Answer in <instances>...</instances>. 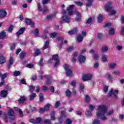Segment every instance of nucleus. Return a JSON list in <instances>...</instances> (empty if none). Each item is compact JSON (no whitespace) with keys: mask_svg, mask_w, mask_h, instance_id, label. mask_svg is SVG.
<instances>
[{"mask_svg":"<svg viewBox=\"0 0 124 124\" xmlns=\"http://www.w3.org/2000/svg\"><path fill=\"white\" fill-rule=\"evenodd\" d=\"M96 116L97 118L100 117L101 120L105 121L107 120V116H110L114 113L113 110L107 112V107L104 105H101L98 107Z\"/></svg>","mask_w":124,"mask_h":124,"instance_id":"obj_1","label":"nucleus"},{"mask_svg":"<svg viewBox=\"0 0 124 124\" xmlns=\"http://www.w3.org/2000/svg\"><path fill=\"white\" fill-rule=\"evenodd\" d=\"M112 4H113V2L109 1L107 3L105 6V11H106V12H109L110 15H114V14H116L117 13L116 10L113 9Z\"/></svg>","mask_w":124,"mask_h":124,"instance_id":"obj_2","label":"nucleus"},{"mask_svg":"<svg viewBox=\"0 0 124 124\" xmlns=\"http://www.w3.org/2000/svg\"><path fill=\"white\" fill-rule=\"evenodd\" d=\"M63 13L64 15L62 17L60 23H61V24H63V23H69V22H70V17L66 15V11L63 10Z\"/></svg>","mask_w":124,"mask_h":124,"instance_id":"obj_3","label":"nucleus"},{"mask_svg":"<svg viewBox=\"0 0 124 124\" xmlns=\"http://www.w3.org/2000/svg\"><path fill=\"white\" fill-rule=\"evenodd\" d=\"M63 68L64 70L66 71V76L69 77L70 76H71L72 75V71L69 68V65H68V64H64V65H63Z\"/></svg>","mask_w":124,"mask_h":124,"instance_id":"obj_4","label":"nucleus"},{"mask_svg":"<svg viewBox=\"0 0 124 124\" xmlns=\"http://www.w3.org/2000/svg\"><path fill=\"white\" fill-rule=\"evenodd\" d=\"M8 115L11 117L10 119L12 121L15 120V112L13 111V109L10 107H8Z\"/></svg>","mask_w":124,"mask_h":124,"instance_id":"obj_5","label":"nucleus"},{"mask_svg":"<svg viewBox=\"0 0 124 124\" xmlns=\"http://www.w3.org/2000/svg\"><path fill=\"white\" fill-rule=\"evenodd\" d=\"M93 78V75L88 74L82 76L83 81H90Z\"/></svg>","mask_w":124,"mask_h":124,"instance_id":"obj_6","label":"nucleus"},{"mask_svg":"<svg viewBox=\"0 0 124 124\" xmlns=\"http://www.w3.org/2000/svg\"><path fill=\"white\" fill-rule=\"evenodd\" d=\"M57 40L58 42H60V44L59 45V46L60 47H62V46L63 45V44H67V41H63V37H58L57 38Z\"/></svg>","mask_w":124,"mask_h":124,"instance_id":"obj_7","label":"nucleus"},{"mask_svg":"<svg viewBox=\"0 0 124 124\" xmlns=\"http://www.w3.org/2000/svg\"><path fill=\"white\" fill-rule=\"evenodd\" d=\"M119 93V91L111 90L108 93V96H111L113 95L115 98H117V95Z\"/></svg>","mask_w":124,"mask_h":124,"instance_id":"obj_8","label":"nucleus"},{"mask_svg":"<svg viewBox=\"0 0 124 124\" xmlns=\"http://www.w3.org/2000/svg\"><path fill=\"white\" fill-rule=\"evenodd\" d=\"M75 5H71L69 7H68L67 8V12L68 14V15L69 16H71V15H73V13H74V12L72 11V9H73V7H74Z\"/></svg>","mask_w":124,"mask_h":124,"instance_id":"obj_9","label":"nucleus"},{"mask_svg":"<svg viewBox=\"0 0 124 124\" xmlns=\"http://www.w3.org/2000/svg\"><path fill=\"white\" fill-rule=\"evenodd\" d=\"M66 118V115H65V110H62L61 111V117L59 119V123H62L63 122V119Z\"/></svg>","mask_w":124,"mask_h":124,"instance_id":"obj_10","label":"nucleus"},{"mask_svg":"<svg viewBox=\"0 0 124 124\" xmlns=\"http://www.w3.org/2000/svg\"><path fill=\"white\" fill-rule=\"evenodd\" d=\"M38 10H39V11H41V12H42V13H44L48 10V7H45L44 8H42L40 3H38Z\"/></svg>","mask_w":124,"mask_h":124,"instance_id":"obj_11","label":"nucleus"},{"mask_svg":"<svg viewBox=\"0 0 124 124\" xmlns=\"http://www.w3.org/2000/svg\"><path fill=\"white\" fill-rule=\"evenodd\" d=\"M7 12L5 9H0V18H5Z\"/></svg>","mask_w":124,"mask_h":124,"instance_id":"obj_12","label":"nucleus"},{"mask_svg":"<svg viewBox=\"0 0 124 124\" xmlns=\"http://www.w3.org/2000/svg\"><path fill=\"white\" fill-rule=\"evenodd\" d=\"M78 61L80 63H83L86 62V57L83 55H80L78 57Z\"/></svg>","mask_w":124,"mask_h":124,"instance_id":"obj_13","label":"nucleus"},{"mask_svg":"<svg viewBox=\"0 0 124 124\" xmlns=\"http://www.w3.org/2000/svg\"><path fill=\"white\" fill-rule=\"evenodd\" d=\"M7 37L6 32L2 31L0 33V39H5Z\"/></svg>","mask_w":124,"mask_h":124,"instance_id":"obj_14","label":"nucleus"},{"mask_svg":"<svg viewBox=\"0 0 124 124\" xmlns=\"http://www.w3.org/2000/svg\"><path fill=\"white\" fill-rule=\"evenodd\" d=\"M8 94L7 90H3L1 92V97H6Z\"/></svg>","mask_w":124,"mask_h":124,"instance_id":"obj_15","label":"nucleus"},{"mask_svg":"<svg viewBox=\"0 0 124 124\" xmlns=\"http://www.w3.org/2000/svg\"><path fill=\"white\" fill-rule=\"evenodd\" d=\"M26 23L27 24V25H29L31 26V27H32L33 26H34V23L30 19H26Z\"/></svg>","mask_w":124,"mask_h":124,"instance_id":"obj_16","label":"nucleus"},{"mask_svg":"<svg viewBox=\"0 0 124 124\" xmlns=\"http://www.w3.org/2000/svg\"><path fill=\"white\" fill-rule=\"evenodd\" d=\"M25 28H20L19 30V31L16 33V36H20L21 34H23L24 33L25 31Z\"/></svg>","mask_w":124,"mask_h":124,"instance_id":"obj_17","label":"nucleus"},{"mask_svg":"<svg viewBox=\"0 0 124 124\" xmlns=\"http://www.w3.org/2000/svg\"><path fill=\"white\" fill-rule=\"evenodd\" d=\"M49 31L47 30H45L44 31L43 35L41 36L42 38H43V39H46L47 38V36L48 35Z\"/></svg>","mask_w":124,"mask_h":124,"instance_id":"obj_18","label":"nucleus"},{"mask_svg":"<svg viewBox=\"0 0 124 124\" xmlns=\"http://www.w3.org/2000/svg\"><path fill=\"white\" fill-rule=\"evenodd\" d=\"M31 33L34 34L35 36H38L39 35V30L36 28L31 31Z\"/></svg>","mask_w":124,"mask_h":124,"instance_id":"obj_19","label":"nucleus"},{"mask_svg":"<svg viewBox=\"0 0 124 124\" xmlns=\"http://www.w3.org/2000/svg\"><path fill=\"white\" fill-rule=\"evenodd\" d=\"M77 56H78V52H75L73 54V57H72V62H76V58H77Z\"/></svg>","mask_w":124,"mask_h":124,"instance_id":"obj_20","label":"nucleus"},{"mask_svg":"<svg viewBox=\"0 0 124 124\" xmlns=\"http://www.w3.org/2000/svg\"><path fill=\"white\" fill-rule=\"evenodd\" d=\"M77 31H78V29L75 28L73 30H71V31H69L68 32V33L71 35L72 34H75V33H77Z\"/></svg>","mask_w":124,"mask_h":124,"instance_id":"obj_21","label":"nucleus"},{"mask_svg":"<svg viewBox=\"0 0 124 124\" xmlns=\"http://www.w3.org/2000/svg\"><path fill=\"white\" fill-rule=\"evenodd\" d=\"M117 67V63H110L108 64V67L110 69H115Z\"/></svg>","mask_w":124,"mask_h":124,"instance_id":"obj_22","label":"nucleus"},{"mask_svg":"<svg viewBox=\"0 0 124 124\" xmlns=\"http://www.w3.org/2000/svg\"><path fill=\"white\" fill-rule=\"evenodd\" d=\"M94 22V17H91L86 21V24H93Z\"/></svg>","mask_w":124,"mask_h":124,"instance_id":"obj_23","label":"nucleus"},{"mask_svg":"<svg viewBox=\"0 0 124 124\" xmlns=\"http://www.w3.org/2000/svg\"><path fill=\"white\" fill-rule=\"evenodd\" d=\"M26 100H27V97L21 96L18 100V102L21 104L22 103H24V102H25Z\"/></svg>","mask_w":124,"mask_h":124,"instance_id":"obj_24","label":"nucleus"},{"mask_svg":"<svg viewBox=\"0 0 124 124\" xmlns=\"http://www.w3.org/2000/svg\"><path fill=\"white\" fill-rule=\"evenodd\" d=\"M76 15L77 17L76 18V21H77V22H79V21H81V14H80V13L79 12H77Z\"/></svg>","mask_w":124,"mask_h":124,"instance_id":"obj_25","label":"nucleus"},{"mask_svg":"<svg viewBox=\"0 0 124 124\" xmlns=\"http://www.w3.org/2000/svg\"><path fill=\"white\" fill-rule=\"evenodd\" d=\"M101 51L103 53H106L108 52V46H104L101 48Z\"/></svg>","mask_w":124,"mask_h":124,"instance_id":"obj_26","label":"nucleus"},{"mask_svg":"<svg viewBox=\"0 0 124 124\" xmlns=\"http://www.w3.org/2000/svg\"><path fill=\"white\" fill-rule=\"evenodd\" d=\"M15 108V111H16V112H19L20 116L23 117V111H22V110H21V109H20L18 108Z\"/></svg>","mask_w":124,"mask_h":124,"instance_id":"obj_27","label":"nucleus"},{"mask_svg":"<svg viewBox=\"0 0 124 124\" xmlns=\"http://www.w3.org/2000/svg\"><path fill=\"white\" fill-rule=\"evenodd\" d=\"M36 124H43V121H42V119L40 117H38L35 120Z\"/></svg>","mask_w":124,"mask_h":124,"instance_id":"obj_28","label":"nucleus"},{"mask_svg":"<svg viewBox=\"0 0 124 124\" xmlns=\"http://www.w3.org/2000/svg\"><path fill=\"white\" fill-rule=\"evenodd\" d=\"M45 78L47 79V81L46 82V85H50V83H52V81L50 79V77L49 76H45Z\"/></svg>","mask_w":124,"mask_h":124,"instance_id":"obj_29","label":"nucleus"},{"mask_svg":"<svg viewBox=\"0 0 124 124\" xmlns=\"http://www.w3.org/2000/svg\"><path fill=\"white\" fill-rule=\"evenodd\" d=\"M55 15H49L46 16V19L48 21H51L53 18H55Z\"/></svg>","mask_w":124,"mask_h":124,"instance_id":"obj_30","label":"nucleus"},{"mask_svg":"<svg viewBox=\"0 0 124 124\" xmlns=\"http://www.w3.org/2000/svg\"><path fill=\"white\" fill-rule=\"evenodd\" d=\"M84 89H85V85L83 83H80L79 85V91L80 93L84 92Z\"/></svg>","mask_w":124,"mask_h":124,"instance_id":"obj_31","label":"nucleus"},{"mask_svg":"<svg viewBox=\"0 0 124 124\" xmlns=\"http://www.w3.org/2000/svg\"><path fill=\"white\" fill-rule=\"evenodd\" d=\"M55 111H52L50 113V120L52 121H55L56 120V117H55Z\"/></svg>","mask_w":124,"mask_h":124,"instance_id":"obj_32","label":"nucleus"},{"mask_svg":"<svg viewBox=\"0 0 124 124\" xmlns=\"http://www.w3.org/2000/svg\"><path fill=\"white\" fill-rule=\"evenodd\" d=\"M97 19L98 23H101V22H102V20H103V16H102V15H99Z\"/></svg>","mask_w":124,"mask_h":124,"instance_id":"obj_33","label":"nucleus"},{"mask_svg":"<svg viewBox=\"0 0 124 124\" xmlns=\"http://www.w3.org/2000/svg\"><path fill=\"white\" fill-rule=\"evenodd\" d=\"M83 40V36L82 35H78L77 38V41L78 42H82Z\"/></svg>","mask_w":124,"mask_h":124,"instance_id":"obj_34","label":"nucleus"},{"mask_svg":"<svg viewBox=\"0 0 124 124\" xmlns=\"http://www.w3.org/2000/svg\"><path fill=\"white\" fill-rule=\"evenodd\" d=\"M3 118L4 122L7 123V121H8V116H7V114H6V113L3 114Z\"/></svg>","mask_w":124,"mask_h":124,"instance_id":"obj_35","label":"nucleus"},{"mask_svg":"<svg viewBox=\"0 0 124 124\" xmlns=\"http://www.w3.org/2000/svg\"><path fill=\"white\" fill-rule=\"evenodd\" d=\"M5 63V58L3 56L0 57V64H3V63Z\"/></svg>","mask_w":124,"mask_h":124,"instance_id":"obj_36","label":"nucleus"},{"mask_svg":"<svg viewBox=\"0 0 124 124\" xmlns=\"http://www.w3.org/2000/svg\"><path fill=\"white\" fill-rule=\"evenodd\" d=\"M108 34H109V35H114V34H115V30L113 28H111L108 31Z\"/></svg>","mask_w":124,"mask_h":124,"instance_id":"obj_37","label":"nucleus"},{"mask_svg":"<svg viewBox=\"0 0 124 124\" xmlns=\"http://www.w3.org/2000/svg\"><path fill=\"white\" fill-rule=\"evenodd\" d=\"M48 47H49V41H47L45 42L43 49L45 50L46 49H47Z\"/></svg>","mask_w":124,"mask_h":124,"instance_id":"obj_38","label":"nucleus"},{"mask_svg":"<svg viewBox=\"0 0 124 124\" xmlns=\"http://www.w3.org/2000/svg\"><path fill=\"white\" fill-rule=\"evenodd\" d=\"M8 75H9V74L8 73H5L3 74L2 75H1V80L2 81H4V79H5V78H6V77H7V76H8Z\"/></svg>","mask_w":124,"mask_h":124,"instance_id":"obj_39","label":"nucleus"},{"mask_svg":"<svg viewBox=\"0 0 124 124\" xmlns=\"http://www.w3.org/2000/svg\"><path fill=\"white\" fill-rule=\"evenodd\" d=\"M102 62H107V56L106 55L102 56Z\"/></svg>","mask_w":124,"mask_h":124,"instance_id":"obj_40","label":"nucleus"},{"mask_svg":"<svg viewBox=\"0 0 124 124\" xmlns=\"http://www.w3.org/2000/svg\"><path fill=\"white\" fill-rule=\"evenodd\" d=\"M87 3L86 4V6L88 7H90V6H92V4L93 3V0H87Z\"/></svg>","mask_w":124,"mask_h":124,"instance_id":"obj_41","label":"nucleus"},{"mask_svg":"<svg viewBox=\"0 0 124 124\" xmlns=\"http://www.w3.org/2000/svg\"><path fill=\"white\" fill-rule=\"evenodd\" d=\"M14 75L16 77L19 76V75H21V72L19 71H16L14 72Z\"/></svg>","mask_w":124,"mask_h":124,"instance_id":"obj_42","label":"nucleus"},{"mask_svg":"<svg viewBox=\"0 0 124 124\" xmlns=\"http://www.w3.org/2000/svg\"><path fill=\"white\" fill-rule=\"evenodd\" d=\"M57 34H58V33L54 32L53 33H51L50 34V36L51 38H55V37H56V36H57Z\"/></svg>","mask_w":124,"mask_h":124,"instance_id":"obj_43","label":"nucleus"},{"mask_svg":"<svg viewBox=\"0 0 124 124\" xmlns=\"http://www.w3.org/2000/svg\"><path fill=\"white\" fill-rule=\"evenodd\" d=\"M25 56H26V52L24 51L21 52L20 54V59H21V60H23V59L25 58Z\"/></svg>","mask_w":124,"mask_h":124,"instance_id":"obj_44","label":"nucleus"},{"mask_svg":"<svg viewBox=\"0 0 124 124\" xmlns=\"http://www.w3.org/2000/svg\"><path fill=\"white\" fill-rule=\"evenodd\" d=\"M39 101L40 102H42L43 100H44V98H43V94L42 93H41L39 94Z\"/></svg>","mask_w":124,"mask_h":124,"instance_id":"obj_45","label":"nucleus"},{"mask_svg":"<svg viewBox=\"0 0 124 124\" xmlns=\"http://www.w3.org/2000/svg\"><path fill=\"white\" fill-rule=\"evenodd\" d=\"M34 54L36 56H38V55H40V50L39 49H36L34 50Z\"/></svg>","mask_w":124,"mask_h":124,"instance_id":"obj_46","label":"nucleus"},{"mask_svg":"<svg viewBox=\"0 0 124 124\" xmlns=\"http://www.w3.org/2000/svg\"><path fill=\"white\" fill-rule=\"evenodd\" d=\"M43 124H51V120L49 119H46L43 121Z\"/></svg>","mask_w":124,"mask_h":124,"instance_id":"obj_47","label":"nucleus"},{"mask_svg":"<svg viewBox=\"0 0 124 124\" xmlns=\"http://www.w3.org/2000/svg\"><path fill=\"white\" fill-rule=\"evenodd\" d=\"M75 49V47L73 46H69L67 48V50L68 51V52H71V51H73Z\"/></svg>","mask_w":124,"mask_h":124,"instance_id":"obj_48","label":"nucleus"},{"mask_svg":"<svg viewBox=\"0 0 124 124\" xmlns=\"http://www.w3.org/2000/svg\"><path fill=\"white\" fill-rule=\"evenodd\" d=\"M52 59L54 61H58L59 59V56H58V55H54L52 57Z\"/></svg>","mask_w":124,"mask_h":124,"instance_id":"obj_49","label":"nucleus"},{"mask_svg":"<svg viewBox=\"0 0 124 124\" xmlns=\"http://www.w3.org/2000/svg\"><path fill=\"white\" fill-rule=\"evenodd\" d=\"M50 106H51L50 105V104H47L45 107L44 108H45L46 112H47V111L49 110V109H50Z\"/></svg>","mask_w":124,"mask_h":124,"instance_id":"obj_50","label":"nucleus"},{"mask_svg":"<svg viewBox=\"0 0 124 124\" xmlns=\"http://www.w3.org/2000/svg\"><path fill=\"white\" fill-rule=\"evenodd\" d=\"M93 124H101V123H100V120L95 119L93 121Z\"/></svg>","mask_w":124,"mask_h":124,"instance_id":"obj_51","label":"nucleus"},{"mask_svg":"<svg viewBox=\"0 0 124 124\" xmlns=\"http://www.w3.org/2000/svg\"><path fill=\"white\" fill-rule=\"evenodd\" d=\"M66 96H70L71 95V92L69 90H67L65 92Z\"/></svg>","mask_w":124,"mask_h":124,"instance_id":"obj_52","label":"nucleus"},{"mask_svg":"<svg viewBox=\"0 0 124 124\" xmlns=\"http://www.w3.org/2000/svg\"><path fill=\"white\" fill-rule=\"evenodd\" d=\"M116 49L118 51H122V50H123V46H122V45H117L116 46Z\"/></svg>","mask_w":124,"mask_h":124,"instance_id":"obj_53","label":"nucleus"},{"mask_svg":"<svg viewBox=\"0 0 124 124\" xmlns=\"http://www.w3.org/2000/svg\"><path fill=\"white\" fill-rule=\"evenodd\" d=\"M13 62H14L13 58H11L10 59V64L8 66V68H10V66L11 65H12V64H13Z\"/></svg>","mask_w":124,"mask_h":124,"instance_id":"obj_54","label":"nucleus"},{"mask_svg":"<svg viewBox=\"0 0 124 124\" xmlns=\"http://www.w3.org/2000/svg\"><path fill=\"white\" fill-rule=\"evenodd\" d=\"M90 100H91V99L90 98V97H89V95H86L85 96V101H86V102H87V103H89V102H90Z\"/></svg>","mask_w":124,"mask_h":124,"instance_id":"obj_55","label":"nucleus"},{"mask_svg":"<svg viewBox=\"0 0 124 124\" xmlns=\"http://www.w3.org/2000/svg\"><path fill=\"white\" fill-rule=\"evenodd\" d=\"M34 89H35V87L32 85H31L29 87V91L31 93H32V92H33V90H34Z\"/></svg>","mask_w":124,"mask_h":124,"instance_id":"obj_56","label":"nucleus"},{"mask_svg":"<svg viewBox=\"0 0 124 124\" xmlns=\"http://www.w3.org/2000/svg\"><path fill=\"white\" fill-rule=\"evenodd\" d=\"M85 114L88 117H91L92 116V112L89 110L86 111Z\"/></svg>","mask_w":124,"mask_h":124,"instance_id":"obj_57","label":"nucleus"},{"mask_svg":"<svg viewBox=\"0 0 124 124\" xmlns=\"http://www.w3.org/2000/svg\"><path fill=\"white\" fill-rule=\"evenodd\" d=\"M72 121L69 119L66 120L65 124H72Z\"/></svg>","mask_w":124,"mask_h":124,"instance_id":"obj_58","label":"nucleus"},{"mask_svg":"<svg viewBox=\"0 0 124 124\" xmlns=\"http://www.w3.org/2000/svg\"><path fill=\"white\" fill-rule=\"evenodd\" d=\"M36 94L35 93H33L32 95H30V100H32L34 97H35Z\"/></svg>","mask_w":124,"mask_h":124,"instance_id":"obj_59","label":"nucleus"},{"mask_svg":"<svg viewBox=\"0 0 124 124\" xmlns=\"http://www.w3.org/2000/svg\"><path fill=\"white\" fill-rule=\"evenodd\" d=\"M75 3L78 5V6H82V5H83V3L80 1L75 2Z\"/></svg>","mask_w":124,"mask_h":124,"instance_id":"obj_60","label":"nucleus"},{"mask_svg":"<svg viewBox=\"0 0 124 124\" xmlns=\"http://www.w3.org/2000/svg\"><path fill=\"white\" fill-rule=\"evenodd\" d=\"M14 27H13V25H11L8 29V31L9 32H11L12 31H13V28Z\"/></svg>","mask_w":124,"mask_h":124,"instance_id":"obj_61","label":"nucleus"},{"mask_svg":"<svg viewBox=\"0 0 124 124\" xmlns=\"http://www.w3.org/2000/svg\"><path fill=\"white\" fill-rule=\"evenodd\" d=\"M113 75H120V71L116 70L113 73Z\"/></svg>","mask_w":124,"mask_h":124,"instance_id":"obj_62","label":"nucleus"},{"mask_svg":"<svg viewBox=\"0 0 124 124\" xmlns=\"http://www.w3.org/2000/svg\"><path fill=\"white\" fill-rule=\"evenodd\" d=\"M99 66V63L97 62H95L94 64V68H97Z\"/></svg>","mask_w":124,"mask_h":124,"instance_id":"obj_63","label":"nucleus"},{"mask_svg":"<svg viewBox=\"0 0 124 124\" xmlns=\"http://www.w3.org/2000/svg\"><path fill=\"white\" fill-rule=\"evenodd\" d=\"M121 34H124V26L121 28Z\"/></svg>","mask_w":124,"mask_h":124,"instance_id":"obj_64","label":"nucleus"}]
</instances>
